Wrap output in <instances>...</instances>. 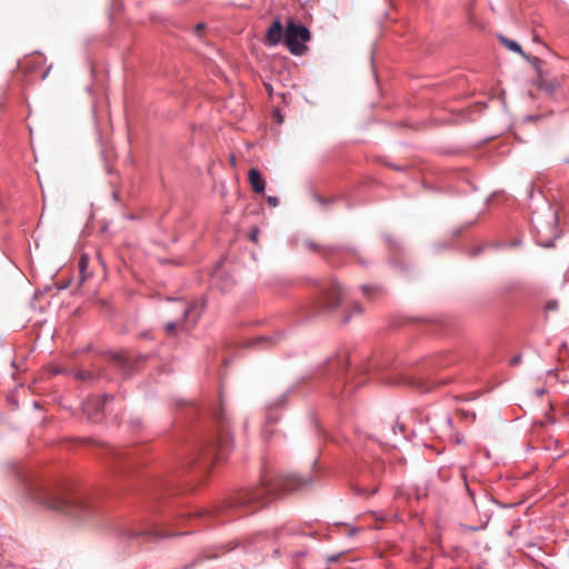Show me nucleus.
I'll use <instances>...</instances> for the list:
<instances>
[{"label":"nucleus","mask_w":569,"mask_h":569,"mask_svg":"<svg viewBox=\"0 0 569 569\" xmlns=\"http://www.w3.org/2000/svg\"><path fill=\"white\" fill-rule=\"evenodd\" d=\"M310 482L311 479L296 475H264L259 486L238 491L216 512L239 515L253 513L266 507L277 495L299 489Z\"/></svg>","instance_id":"1"},{"label":"nucleus","mask_w":569,"mask_h":569,"mask_svg":"<svg viewBox=\"0 0 569 569\" xmlns=\"http://www.w3.org/2000/svg\"><path fill=\"white\" fill-rule=\"evenodd\" d=\"M40 501L47 508L74 519H84L93 512V506L89 499L81 493L48 491L40 498Z\"/></svg>","instance_id":"2"},{"label":"nucleus","mask_w":569,"mask_h":569,"mask_svg":"<svg viewBox=\"0 0 569 569\" xmlns=\"http://www.w3.org/2000/svg\"><path fill=\"white\" fill-rule=\"evenodd\" d=\"M310 31L302 24L290 19L284 30V43L292 54L301 56L307 51L306 42L310 40Z\"/></svg>","instance_id":"3"},{"label":"nucleus","mask_w":569,"mask_h":569,"mask_svg":"<svg viewBox=\"0 0 569 569\" xmlns=\"http://www.w3.org/2000/svg\"><path fill=\"white\" fill-rule=\"evenodd\" d=\"M345 295L342 286L336 280H330L321 290V296L316 301L319 311L333 310Z\"/></svg>","instance_id":"4"},{"label":"nucleus","mask_w":569,"mask_h":569,"mask_svg":"<svg viewBox=\"0 0 569 569\" xmlns=\"http://www.w3.org/2000/svg\"><path fill=\"white\" fill-rule=\"evenodd\" d=\"M229 449V438L221 436L218 442L209 443L201 451V460L212 463Z\"/></svg>","instance_id":"5"},{"label":"nucleus","mask_w":569,"mask_h":569,"mask_svg":"<svg viewBox=\"0 0 569 569\" xmlns=\"http://www.w3.org/2000/svg\"><path fill=\"white\" fill-rule=\"evenodd\" d=\"M111 399L109 396L100 397H90L87 399V401L83 403V412L88 416V418L97 422L100 420V415L104 409V405L107 400Z\"/></svg>","instance_id":"6"},{"label":"nucleus","mask_w":569,"mask_h":569,"mask_svg":"<svg viewBox=\"0 0 569 569\" xmlns=\"http://www.w3.org/2000/svg\"><path fill=\"white\" fill-rule=\"evenodd\" d=\"M535 83L539 90L543 91L547 94H552L561 86V81L558 78H550L542 71H539V74L537 76Z\"/></svg>","instance_id":"7"},{"label":"nucleus","mask_w":569,"mask_h":569,"mask_svg":"<svg viewBox=\"0 0 569 569\" xmlns=\"http://www.w3.org/2000/svg\"><path fill=\"white\" fill-rule=\"evenodd\" d=\"M282 39L284 40V30L280 20L276 19L266 33L264 43L272 47L280 43Z\"/></svg>","instance_id":"8"},{"label":"nucleus","mask_w":569,"mask_h":569,"mask_svg":"<svg viewBox=\"0 0 569 569\" xmlns=\"http://www.w3.org/2000/svg\"><path fill=\"white\" fill-rule=\"evenodd\" d=\"M248 180L251 184V188L252 190L256 192V193H263L264 189H266V181L264 179L261 177L260 172L258 169H250L249 172H248Z\"/></svg>","instance_id":"9"},{"label":"nucleus","mask_w":569,"mask_h":569,"mask_svg":"<svg viewBox=\"0 0 569 569\" xmlns=\"http://www.w3.org/2000/svg\"><path fill=\"white\" fill-rule=\"evenodd\" d=\"M192 307L183 303L182 306V318L180 320L170 321L166 325V332L170 336H173L177 329H181L183 327V320L189 316Z\"/></svg>","instance_id":"10"},{"label":"nucleus","mask_w":569,"mask_h":569,"mask_svg":"<svg viewBox=\"0 0 569 569\" xmlns=\"http://www.w3.org/2000/svg\"><path fill=\"white\" fill-rule=\"evenodd\" d=\"M500 42L510 51L517 52L521 54L522 57H526L525 52L522 51L520 44L513 40H510L503 36H499Z\"/></svg>","instance_id":"11"},{"label":"nucleus","mask_w":569,"mask_h":569,"mask_svg":"<svg viewBox=\"0 0 569 569\" xmlns=\"http://www.w3.org/2000/svg\"><path fill=\"white\" fill-rule=\"evenodd\" d=\"M88 263H89L88 256L82 254L80 260H79V270H80V273L82 274V277H84V272H86V269L88 267Z\"/></svg>","instance_id":"12"},{"label":"nucleus","mask_w":569,"mask_h":569,"mask_svg":"<svg viewBox=\"0 0 569 569\" xmlns=\"http://www.w3.org/2000/svg\"><path fill=\"white\" fill-rule=\"evenodd\" d=\"M525 58L532 63V66L535 67V69L537 70L538 73H539V71H541L542 60H540L537 57L530 58V57L526 56Z\"/></svg>","instance_id":"13"},{"label":"nucleus","mask_w":569,"mask_h":569,"mask_svg":"<svg viewBox=\"0 0 569 569\" xmlns=\"http://www.w3.org/2000/svg\"><path fill=\"white\" fill-rule=\"evenodd\" d=\"M378 289L375 288V287H371V286H363L362 287V292L365 296L367 297H370L371 293H373L375 291H377Z\"/></svg>","instance_id":"14"},{"label":"nucleus","mask_w":569,"mask_h":569,"mask_svg":"<svg viewBox=\"0 0 569 569\" xmlns=\"http://www.w3.org/2000/svg\"><path fill=\"white\" fill-rule=\"evenodd\" d=\"M340 557H341V553H337V555L329 556V557L327 558V563H329V565H331V563H336V562H338V561H339Z\"/></svg>","instance_id":"15"},{"label":"nucleus","mask_w":569,"mask_h":569,"mask_svg":"<svg viewBox=\"0 0 569 569\" xmlns=\"http://www.w3.org/2000/svg\"><path fill=\"white\" fill-rule=\"evenodd\" d=\"M547 311H556L558 309L557 301H549L546 306Z\"/></svg>","instance_id":"16"},{"label":"nucleus","mask_w":569,"mask_h":569,"mask_svg":"<svg viewBox=\"0 0 569 569\" xmlns=\"http://www.w3.org/2000/svg\"><path fill=\"white\" fill-rule=\"evenodd\" d=\"M258 233H259V230L257 228H253L250 232V240L254 243L258 242Z\"/></svg>","instance_id":"17"},{"label":"nucleus","mask_w":569,"mask_h":569,"mask_svg":"<svg viewBox=\"0 0 569 569\" xmlns=\"http://www.w3.org/2000/svg\"><path fill=\"white\" fill-rule=\"evenodd\" d=\"M267 201L272 207H277L279 204V199L276 197H268Z\"/></svg>","instance_id":"18"},{"label":"nucleus","mask_w":569,"mask_h":569,"mask_svg":"<svg viewBox=\"0 0 569 569\" xmlns=\"http://www.w3.org/2000/svg\"><path fill=\"white\" fill-rule=\"evenodd\" d=\"M78 378H80V379H89V378H91V373L88 372V371H79L78 372Z\"/></svg>","instance_id":"19"},{"label":"nucleus","mask_w":569,"mask_h":569,"mask_svg":"<svg viewBox=\"0 0 569 569\" xmlns=\"http://www.w3.org/2000/svg\"><path fill=\"white\" fill-rule=\"evenodd\" d=\"M114 359L119 363H122L124 361V358L122 356H116Z\"/></svg>","instance_id":"20"},{"label":"nucleus","mask_w":569,"mask_h":569,"mask_svg":"<svg viewBox=\"0 0 569 569\" xmlns=\"http://www.w3.org/2000/svg\"><path fill=\"white\" fill-rule=\"evenodd\" d=\"M519 361H520V356H517V357H515V358L511 360V363H512V365H517Z\"/></svg>","instance_id":"21"},{"label":"nucleus","mask_w":569,"mask_h":569,"mask_svg":"<svg viewBox=\"0 0 569 569\" xmlns=\"http://www.w3.org/2000/svg\"><path fill=\"white\" fill-rule=\"evenodd\" d=\"M353 308L357 312H361V306L359 303H355Z\"/></svg>","instance_id":"22"},{"label":"nucleus","mask_w":569,"mask_h":569,"mask_svg":"<svg viewBox=\"0 0 569 569\" xmlns=\"http://www.w3.org/2000/svg\"><path fill=\"white\" fill-rule=\"evenodd\" d=\"M230 163H231L232 166H236V158H234V156H231V157H230Z\"/></svg>","instance_id":"23"},{"label":"nucleus","mask_w":569,"mask_h":569,"mask_svg":"<svg viewBox=\"0 0 569 569\" xmlns=\"http://www.w3.org/2000/svg\"><path fill=\"white\" fill-rule=\"evenodd\" d=\"M154 535L159 536L160 538L167 537L168 535L160 533L159 531L153 532Z\"/></svg>","instance_id":"24"},{"label":"nucleus","mask_w":569,"mask_h":569,"mask_svg":"<svg viewBox=\"0 0 569 569\" xmlns=\"http://www.w3.org/2000/svg\"><path fill=\"white\" fill-rule=\"evenodd\" d=\"M203 24H198L197 30H202Z\"/></svg>","instance_id":"25"},{"label":"nucleus","mask_w":569,"mask_h":569,"mask_svg":"<svg viewBox=\"0 0 569 569\" xmlns=\"http://www.w3.org/2000/svg\"><path fill=\"white\" fill-rule=\"evenodd\" d=\"M49 69L43 73L42 79H44L48 76Z\"/></svg>","instance_id":"26"},{"label":"nucleus","mask_w":569,"mask_h":569,"mask_svg":"<svg viewBox=\"0 0 569 569\" xmlns=\"http://www.w3.org/2000/svg\"><path fill=\"white\" fill-rule=\"evenodd\" d=\"M347 383H348V387H349V388H352V381H351V380H350V381H348Z\"/></svg>","instance_id":"27"}]
</instances>
